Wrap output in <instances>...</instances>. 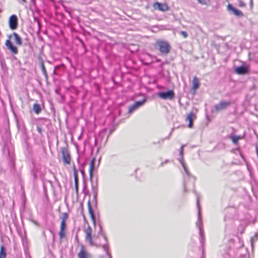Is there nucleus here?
<instances>
[{"mask_svg":"<svg viewBox=\"0 0 258 258\" xmlns=\"http://www.w3.org/2000/svg\"><path fill=\"white\" fill-rule=\"evenodd\" d=\"M11 35L9 36V39H7L6 41V46L10 50H11V52L14 54H17L18 53V48L16 46H15L13 43L10 40Z\"/></svg>","mask_w":258,"mask_h":258,"instance_id":"0eeeda50","label":"nucleus"},{"mask_svg":"<svg viewBox=\"0 0 258 258\" xmlns=\"http://www.w3.org/2000/svg\"><path fill=\"white\" fill-rule=\"evenodd\" d=\"M68 218V214L67 213H63L60 216L61 221L66 222Z\"/></svg>","mask_w":258,"mask_h":258,"instance_id":"a878e982","label":"nucleus"},{"mask_svg":"<svg viewBox=\"0 0 258 258\" xmlns=\"http://www.w3.org/2000/svg\"><path fill=\"white\" fill-rule=\"evenodd\" d=\"M230 105V102L225 101H221L219 103L214 105L213 111H218L223 110L227 108Z\"/></svg>","mask_w":258,"mask_h":258,"instance_id":"6e6552de","label":"nucleus"},{"mask_svg":"<svg viewBox=\"0 0 258 258\" xmlns=\"http://www.w3.org/2000/svg\"><path fill=\"white\" fill-rule=\"evenodd\" d=\"M180 34L185 38L188 36L187 33L185 31H181L180 32Z\"/></svg>","mask_w":258,"mask_h":258,"instance_id":"c85d7f7f","label":"nucleus"},{"mask_svg":"<svg viewBox=\"0 0 258 258\" xmlns=\"http://www.w3.org/2000/svg\"><path fill=\"white\" fill-rule=\"evenodd\" d=\"M250 5H251V6L252 5V0H250Z\"/></svg>","mask_w":258,"mask_h":258,"instance_id":"ea45409f","label":"nucleus"},{"mask_svg":"<svg viewBox=\"0 0 258 258\" xmlns=\"http://www.w3.org/2000/svg\"><path fill=\"white\" fill-rule=\"evenodd\" d=\"M62 160L64 164H69L71 162V156L67 148L63 147L61 149Z\"/></svg>","mask_w":258,"mask_h":258,"instance_id":"20e7f679","label":"nucleus"},{"mask_svg":"<svg viewBox=\"0 0 258 258\" xmlns=\"http://www.w3.org/2000/svg\"><path fill=\"white\" fill-rule=\"evenodd\" d=\"M34 21H36L38 24V31H39L40 30V28H41V24H40V21H39V20L35 17L34 18Z\"/></svg>","mask_w":258,"mask_h":258,"instance_id":"cd10ccee","label":"nucleus"},{"mask_svg":"<svg viewBox=\"0 0 258 258\" xmlns=\"http://www.w3.org/2000/svg\"><path fill=\"white\" fill-rule=\"evenodd\" d=\"M146 101V99L139 101L136 102L133 105H131L128 107V113H132L135 110L137 109L140 106H142Z\"/></svg>","mask_w":258,"mask_h":258,"instance_id":"1a4fd4ad","label":"nucleus"},{"mask_svg":"<svg viewBox=\"0 0 258 258\" xmlns=\"http://www.w3.org/2000/svg\"><path fill=\"white\" fill-rule=\"evenodd\" d=\"M258 236V233H255L254 236V237L253 238H251V246L252 247L253 246V241H254V238H255L256 240L257 237Z\"/></svg>","mask_w":258,"mask_h":258,"instance_id":"c756f323","label":"nucleus"},{"mask_svg":"<svg viewBox=\"0 0 258 258\" xmlns=\"http://www.w3.org/2000/svg\"><path fill=\"white\" fill-rule=\"evenodd\" d=\"M18 18L15 15H12L9 19V26L11 29L15 30L17 28Z\"/></svg>","mask_w":258,"mask_h":258,"instance_id":"9b49d317","label":"nucleus"},{"mask_svg":"<svg viewBox=\"0 0 258 258\" xmlns=\"http://www.w3.org/2000/svg\"><path fill=\"white\" fill-rule=\"evenodd\" d=\"M239 6L241 7H244L245 6V3L242 1H239Z\"/></svg>","mask_w":258,"mask_h":258,"instance_id":"72a5a7b5","label":"nucleus"},{"mask_svg":"<svg viewBox=\"0 0 258 258\" xmlns=\"http://www.w3.org/2000/svg\"><path fill=\"white\" fill-rule=\"evenodd\" d=\"M156 44L162 54H167L169 52L170 46L167 42L159 41L157 42Z\"/></svg>","mask_w":258,"mask_h":258,"instance_id":"f03ea898","label":"nucleus"},{"mask_svg":"<svg viewBox=\"0 0 258 258\" xmlns=\"http://www.w3.org/2000/svg\"><path fill=\"white\" fill-rule=\"evenodd\" d=\"M164 140V139H162L161 141H159V143H160L161 142H163Z\"/></svg>","mask_w":258,"mask_h":258,"instance_id":"58836bf2","label":"nucleus"},{"mask_svg":"<svg viewBox=\"0 0 258 258\" xmlns=\"http://www.w3.org/2000/svg\"><path fill=\"white\" fill-rule=\"evenodd\" d=\"M192 84L193 85L192 88L194 90L197 89L199 87V82L198 78L196 77H195L194 78L192 81Z\"/></svg>","mask_w":258,"mask_h":258,"instance_id":"4be33fe9","label":"nucleus"},{"mask_svg":"<svg viewBox=\"0 0 258 258\" xmlns=\"http://www.w3.org/2000/svg\"><path fill=\"white\" fill-rule=\"evenodd\" d=\"M168 162V160H166L164 163H167Z\"/></svg>","mask_w":258,"mask_h":258,"instance_id":"37998d69","label":"nucleus"},{"mask_svg":"<svg viewBox=\"0 0 258 258\" xmlns=\"http://www.w3.org/2000/svg\"><path fill=\"white\" fill-rule=\"evenodd\" d=\"M80 42H81V43H82V46H83L84 48H85L86 46H85V44L84 43V42H83V41H82V40H80Z\"/></svg>","mask_w":258,"mask_h":258,"instance_id":"c9c22d12","label":"nucleus"},{"mask_svg":"<svg viewBox=\"0 0 258 258\" xmlns=\"http://www.w3.org/2000/svg\"><path fill=\"white\" fill-rule=\"evenodd\" d=\"M33 111L36 113L39 114L41 112V108L38 103H35L33 106Z\"/></svg>","mask_w":258,"mask_h":258,"instance_id":"5701e85b","label":"nucleus"},{"mask_svg":"<svg viewBox=\"0 0 258 258\" xmlns=\"http://www.w3.org/2000/svg\"><path fill=\"white\" fill-rule=\"evenodd\" d=\"M243 232H244V229H242V230H241V231H240V233H241V234H242V233H243Z\"/></svg>","mask_w":258,"mask_h":258,"instance_id":"4c0bfd02","label":"nucleus"},{"mask_svg":"<svg viewBox=\"0 0 258 258\" xmlns=\"http://www.w3.org/2000/svg\"><path fill=\"white\" fill-rule=\"evenodd\" d=\"M73 171L75 179V183L79 182V178L78 175V171L75 166H73Z\"/></svg>","mask_w":258,"mask_h":258,"instance_id":"393cba45","label":"nucleus"},{"mask_svg":"<svg viewBox=\"0 0 258 258\" xmlns=\"http://www.w3.org/2000/svg\"><path fill=\"white\" fill-rule=\"evenodd\" d=\"M197 207L198 208V221L196 223L197 226L199 227V231H200V234L201 237H202L203 235V229H202V226H203V223H202V217L201 215V211H200V205L199 201L197 200Z\"/></svg>","mask_w":258,"mask_h":258,"instance_id":"423d86ee","label":"nucleus"},{"mask_svg":"<svg viewBox=\"0 0 258 258\" xmlns=\"http://www.w3.org/2000/svg\"><path fill=\"white\" fill-rule=\"evenodd\" d=\"M75 189L76 192H78L79 188V182L75 183Z\"/></svg>","mask_w":258,"mask_h":258,"instance_id":"f704fd0d","label":"nucleus"},{"mask_svg":"<svg viewBox=\"0 0 258 258\" xmlns=\"http://www.w3.org/2000/svg\"><path fill=\"white\" fill-rule=\"evenodd\" d=\"M92 229L90 227H88L86 230V239L88 240L91 245H95L92 238Z\"/></svg>","mask_w":258,"mask_h":258,"instance_id":"dca6fc26","label":"nucleus"},{"mask_svg":"<svg viewBox=\"0 0 258 258\" xmlns=\"http://www.w3.org/2000/svg\"><path fill=\"white\" fill-rule=\"evenodd\" d=\"M13 35L14 36L15 41L16 44L19 45H21L22 44V41L20 36L16 32L13 33Z\"/></svg>","mask_w":258,"mask_h":258,"instance_id":"aec40b11","label":"nucleus"},{"mask_svg":"<svg viewBox=\"0 0 258 258\" xmlns=\"http://www.w3.org/2000/svg\"><path fill=\"white\" fill-rule=\"evenodd\" d=\"M100 234L103 237L105 241V243L103 244L102 245V247L104 250L105 251L106 254L108 256L109 258H112L111 254L109 252V246L107 243V237L104 232L102 231V228L101 226H100Z\"/></svg>","mask_w":258,"mask_h":258,"instance_id":"39448f33","label":"nucleus"},{"mask_svg":"<svg viewBox=\"0 0 258 258\" xmlns=\"http://www.w3.org/2000/svg\"><path fill=\"white\" fill-rule=\"evenodd\" d=\"M66 228V222L61 221L60 224V231L59 232V235L60 239L63 238L65 236L64 232Z\"/></svg>","mask_w":258,"mask_h":258,"instance_id":"f3484780","label":"nucleus"},{"mask_svg":"<svg viewBox=\"0 0 258 258\" xmlns=\"http://www.w3.org/2000/svg\"><path fill=\"white\" fill-rule=\"evenodd\" d=\"M6 252L5 247L3 245H1L0 249V258H6Z\"/></svg>","mask_w":258,"mask_h":258,"instance_id":"b1692460","label":"nucleus"},{"mask_svg":"<svg viewBox=\"0 0 258 258\" xmlns=\"http://www.w3.org/2000/svg\"><path fill=\"white\" fill-rule=\"evenodd\" d=\"M227 10L229 12H232L233 14L237 17H242L243 16V14L241 11L234 8L233 6L230 4L227 6Z\"/></svg>","mask_w":258,"mask_h":258,"instance_id":"ddd939ff","label":"nucleus"},{"mask_svg":"<svg viewBox=\"0 0 258 258\" xmlns=\"http://www.w3.org/2000/svg\"><path fill=\"white\" fill-rule=\"evenodd\" d=\"M88 253L84 249L83 246L82 247L80 252L78 253V258H88Z\"/></svg>","mask_w":258,"mask_h":258,"instance_id":"a211bd4d","label":"nucleus"},{"mask_svg":"<svg viewBox=\"0 0 258 258\" xmlns=\"http://www.w3.org/2000/svg\"><path fill=\"white\" fill-rule=\"evenodd\" d=\"M95 159L93 158L91 160L89 168V176L90 179L91 181V188L93 194L94 200L95 201V205H97V198L98 195V179H96V182H93L92 181L93 177V171L95 168Z\"/></svg>","mask_w":258,"mask_h":258,"instance_id":"f257e3e1","label":"nucleus"},{"mask_svg":"<svg viewBox=\"0 0 258 258\" xmlns=\"http://www.w3.org/2000/svg\"><path fill=\"white\" fill-rule=\"evenodd\" d=\"M183 147L184 146L183 145H182L180 147V151H179V154H180V155L181 156L180 158L179 159V162L180 163H181V164L182 165V166L184 169V171L185 173V174L187 175V176H189L190 175V173L186 166V164L183 161V157H182V155H183Z\"/></svg>","mask_w":258,"mask_h":258,"instance_id":"9d476101","label":"nucleus"},{"mask_svg":"<svg viewBox=\"0 0 258 258\" xmlns=\"http://www.w3.org/2000/svg\"><path fill=\"white\" fill-rule=\"evenodd\" d=\"M37 131L38 132V133L41 135L42 133V128H41V127L39 125H37Z\"/></svg>","mask_w":258,"mask_h":258,"instance_id":"7c9ffc66","label":"nucleus"},{"mask_svg":"<svg viewBox=\"0 0 258 258\" xmlns=\"http://www.w3.org/2000/svg\"><path fill=\"white\" fill-rule=\"evenodd\" d=\"M22 2L23 3H25L26 2V0H22Z\"/></svg>","mask_w":258,"mask_h":258,"instance_id":"79ce46f5","label":"nucleus"},{"mask_svg":"<svg viewBox=\"0 0 258 258\" xmlns=\"http://www.w3.org/2000/svg\"><path fill=\"white\" fill-rule=\"evenodd\" d=\"M174 92L173 90H170L166 92H161L158 93V96L164 100H172L174 97Z\"/></svg>","mask_w":258,"mask_h":258,"instance_id":"7ed1b4c3","label":"nucleus"},{"mask_svg":"<svg viewBox=\"0 0 258 258\" xmlns=\"http://www.w3.org/2000/svg\"><path fill=\"white\" fill-rule=\"evenodd\" d=\"M81 173H82V174L83 176L84 177V175H85V171H84V170H81Z\"/></svg>","mask_w":258,"mask_h":258,"instance_id":"e433bc0d","label":"nucleus"},{"mask_svg":"<svg viewBox=\"0 0 258 258\" xmlns=\"http://www.w3.org/2000/svg\"><path fill=\"white\" fill-rule=\"evenodd\" d=\"M87 205H88V207L89 213V214H90V215L91 216V219H92V221L93 222V223H95V216L94 215L93 211V210L92 209L90 201H88Z\"/></svg>","mask_w":258,"mask_h":258,"instance_id":"6ab92c4d","label":"nucleus"},{"mask_svg":"<svg viewBox=\"0 0 258 258\" xmlns=\"http://www.w3.org/2000/svg\"><path fill=\"white\" fill-rule=\"evenodd\" d=\"M199 3L202 4V5H206V1L205 0H197Z\"/></svg>","mask_w":258,"mask_h":258,"instance_id":"2f4dec72","label":"nucleus"},{"mask_svg":"<svg viewBox=\"0 0 258 258\" xmlns=\"http://www.w3.org/2000/svg\"><path fill=\"white\" fill-rule=\"evenodd\" d=\"M196 118V115L193 111H191L187 114V117L186 118V120L189 121V123L188 124V127L191 128L192 127L193 121Z\"/></svg>","mask_w":258,"mask_h":258,"instance_id":"2eb2a0df","label":"nucleus"},{"mask_svg":"<svg viewBox=\"0 0 258 258\" xmlns=\"http://www.w3.org/2000/svg\"><path fill=\"white\" fill-rule=\"evenodd\" d=\"M240 139L239 136H233L232 137V141L234 144H237L238 141Z\"/></svg>","mask_w":258,"mask_h":258,"instance_id":"bb28decb","label":"nucleus"},{"mask_svg":"<svg viewBox=\"0 0 258 258\" xmlns=\"http://www.w3.org/2000/svg\"><path fill=\"white\" fill-rule=\"evenodd\" d=\"M44 121H45V122H48V120L47 119H44Z\"/></svg>","mask_w":258,"mask_h":258,"instance_id":"a19ab883","label":"nucleus"},{"mask_svg":"<svg viewBox=\"0 0 258 258\" xmlns=\"http://www.w3.org/2000/svg\"><path fill=\"white\" fill-rule=\"evenodd\" d=\"M40 67L42 71V73L45 76V78L46 79H48V75L46 72V70L45 69L43 61L42 59H40Z\"/></svg>","mask_w":258,"mask_h":258,"instance_id":"412c9836","label":"nucleus"},{"mask_svg":"<svg viewBox=\"0 0 258 258\" xmlns=\"http://www.w3.org/2000/svg\"><path fill=\"white\" fill-rule=\"evenodd\" d=\"M235 72L238 75H244L248 73V68L245 66H241L236 67Z\"/></svg>","mask_w":258,"mask_h":258,"instance_id":"4468645a","label":"nucleus"},{"mask_svg":"<svg viewBox=\"0 0 258 258\" xmlns=\"http://www.w3.org/2000/svg\"><path fill=\"white\" fill-rule=\"evenodd\" d=\"M22 240L23 244H25V243H26L27 242V238L26 236H25L24 237H22Z\"/></svg>","mask_w":258,"mask_h":258,"instance_id":"473e14b6","label":"nucleus"},{"mask_svg":"<svg viewBox=\"0 0 258 258\" xmlns=\"http://www.w3.org/2000/svg\"><path fill=\"white\" fill-rule=\"evenodd\" d=\"M153 7L155 9L159 10L162 12H165L169 10V8L166 4H162L156 2L154 4Z\"/></svg>","mask_w":258,"mask_h":258,"instance_id":"f8f14e48","label":"nucleus"}]
</instances>
